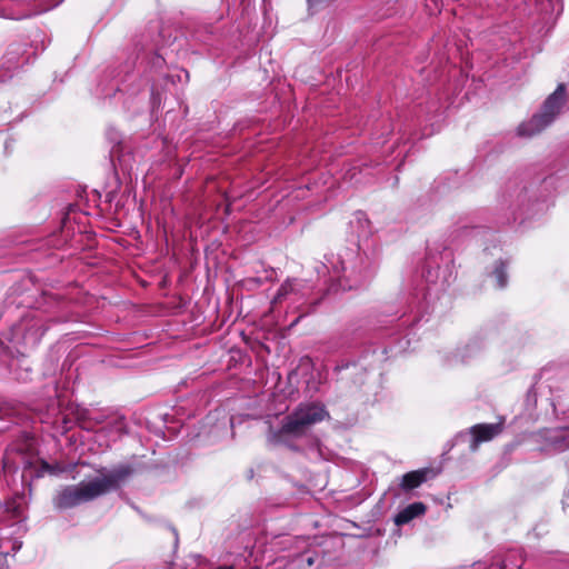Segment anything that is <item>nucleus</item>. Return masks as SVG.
<instances>
[{"label":"nucleus","instance_id":"f257e3e1","mask_svg":"<svg viewBox=\"0 0 569 569\" xmlns=\"http://www.w3.org/2000/svg\"><path fill=\"white\" fill-rule=\"evenodd\" d=\"M129 475V468L120 467L88 481L64 486L53 497V506L58 510H64L94 500L116 489Z\"/></svg>","mask_w":569,"mask_h":569},{"label":"nucleus","instance_id":"f03ea898","mask_svg":"<svg viewBox=\"0 0 569 569\" xmlns=\"http://www.w3.org/2000/svg\"><path fill=\"white\" fill-rule=\"evenodd\" d=\"M328 416L329 413L325 406L320 403L300 405L292 413L284 418L281 428L271 433V440L281 442L286 437H302L310 427L321 422Z\"/></svg>","mask_w":569,"mask_h":569},{"label":"nucleus","instance_id":"7ed1b4c3","mask_svg":"<svg viewBox=\"0 0 569 569\" xmlns=\"http://www.w3.org/2000/svg\"><path fill=\"white\" fill-rule=\"evenodd\" d=\"M567 101L566 87L560 83L557 89L545 100L541 111L530 120L525 121L517 128V134L522 138H531L540 133L553 122L561 112Z\"/></svg>","mask_w":569,"mask_h":569},{"label":"nucleus","instance_id":"20e7f679","mask_svg":"<svg viewBox=\"0 0 569 569\" xmlns=\"http://www.w3.org/2000/svg\"><path fill=\"white\" fill-rule=\"evenodd\" d=\"M503 430V423H479L469 429L471 436L469 449L476 452L482 442H488L499 436Z\"/></svg>","mask_w":569,"mask_h":569},{"label":"nucleus","instance_id":"39448f33","mask_svg":"<svg viewBox=\"0 0 569 569\" xmlns=\"http://www.w3.org/2000/svg\"><path fill=\"white\" fill-rule=\"evenodd\" d=\"M426 506L422 502H413L402 509L395 518L397 526L410 522L412 519L422 516L426 512Z\"/></svg>","mask_w":569,"mask_h":569},{"label":"nucleus","instance_id":"423d86ee","mask_svg":"<svg viewBox=\"0 0 569 569\" xmlns=\"http://www.w3.org/2000/svg\"><path fill=\"white\" fill-rule=\"evenodd\" d=\"M547 440L557 450L569 448V427L549 431Z\"/></svg>","mask_w":569,"mask_h":569},{"label":"nucleus","instance_id":"0eeeda50","mask_svg":"<svg viewBox=\"0 0 569 569\" xmlns=\"http://www.w3.org/2000/svg\"><path fill=\"white\" fill-rule=\"evenodd\" d=\"M429 473H430V470H428V469H421V470L408 472L402 477L401 486L406 490L415 489L427 480V476Z\"/></svg>","mask_w":569,"mask_h":569},{"label":"nucleus","instance_id":"6e6552de","mask_svg":"<svg viewBox=\"0 0 569 569\" xmlns=\"http://www.w3.org/2000/svg\"><path fill=\"white\" fill-rule=\"evenodd\" d=\"M482 350V347L477 341L468 342L457 351V357L462 363H469L472 359L477 358Z\"/></svg>","mask_w":569,"mask_h":569},{"label":"nucleus","instance_id":"1a4fd4ad","mask_svg":"<svg viewBox=\"0 0 569 569\" xmlns=\"http://www.w3.org/2000/svg\"><path fill=\"white\" fill-rule=\"evenodd\" d=\"M293 560L299 569H309L317 562L318 556L313 551H305L296 555Z\"/></svg>","mask_w":569,"mask_h":569},{"label":"nucleus","instance_id":"9d476101","mask_svg":"<svg viewBox=\"0 0 569 569\" xmlns=\"http://www.w3.org/2000/svg\"><path fill=\"white\" fill-rule=\"evenodd\" d=\"M492 277L496 279L498 288L502 289L507 286L506 263L503 261L497 263L492 271Z\"/></svg>","mask_w":569,"mask_h":569},{"label":"nucleus","instance_id":"9b49d317","mask_svg":"<svg viewBox=\"0 0 569 569\" xmlns=\"http://www.w3.org/2000/svg\"><path fill=\"white\" fill-rule=\"evenodd\" d=\"M293 290V283L291 281H286L281 284L279 288L274 300L280 301L282 298H284L287 295H289Z\"/></svg>","mask_w":569,"mask_h":569},{"label":"nucleus","instance_id":"f8f14e48","mask_svg":"<svg viewBox=\"0 0 569 569\" xmlns=\"http://www.w3.org/2000/svg\"><path fill=\"white\" fill-rule=\"evenodd\" d=\"M305 540L303 539H298V538H292V537H286L283 538L282 540H280L279 542H277V545H281L283 546V548H289L291 547L293 543L295 545H298V543H302L305 545Z\"/></svg>","mask_w":569,"mask_h":569},{"label":"nucleus","instance_id":"ddd939ff","mask_svg":"<svg viewBox=\"0 0 569 569\" xmlns=\"http://www.w3.org/2000/svg\"><path fill=\"white\" fill-rule=\"evenodd\" d=\"M7 510L12 512L13 516L19 517L21 515V503L13 499L12 501L8 502Z\"/></svg>","mask_w":569,"mask_h":569},{"label":"nucleus","instance_id":"4468645a","mask_svg":"<svg viewBox=\"0 0 569 569\" xmlns=\"http://www.w3.org/2000/svg\"><path fill=\"white\" fill-rule=\"evenodd\" d=\"M519 566H513L512 568H509L508 562L506 560H497L496 562L491 563L488 569H519Z\"/></svg>","mask_w":569,"mask_h":569},{"label":"nucleus","instance_id":"2eb2a0df","mask_svg":"<svg viewBox=\"0 0 569 569\" xmlns=\"http://www.w3.org/2000/svg\"><path fill=\"white\" fill-rule=\"evenodd\" d=\"M355 219L361 228H365L366 226L369 224V221L363 212H357L355 214Z\"/></svg>","mask_w":569,"mask_h":569},{"label":"nucleus","instance_id":"dca6fc26","mask_svg":"<svg viewBox=\"0 0 569 569\" xmlns=\"http://www.w3.org/2000/svg\"><path fill=\"white\" fill-rule=\"evenodd\" d=\"M561 503L562 509L569 513V490L565 492Z\"/></svg>","mask_w":569,"mask_h":569}]
</instances>
